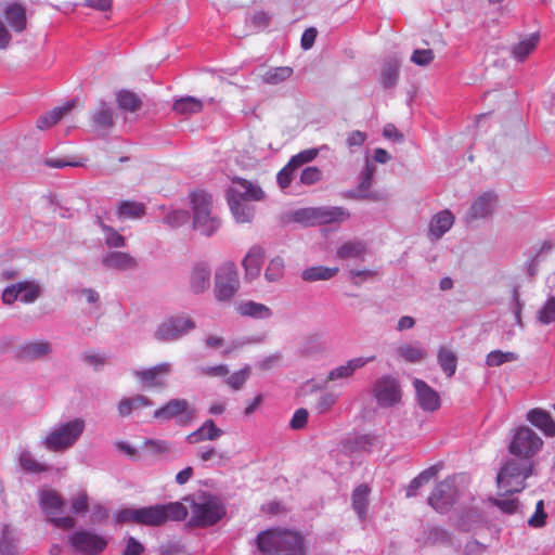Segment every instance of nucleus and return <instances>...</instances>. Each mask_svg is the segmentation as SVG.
<instances>
[{
    "mask_svg": "<svg viewBox=\"0 0 555 555\" xmlns=\"http://www.w3.org/2000/svg\"><path fill=\"white\" fill-rule=\"evenodd\" d=\"M519 356L513 351L492 350L487 354L486 364L488 366H500L507 362H514Z\"/></svg>",
    "mask_w": 555,
    "mask_h": 555,
    "instance_id": "09e8293b",
    "label": "nucleus"
},
{
    "mask_svg": "<svg viewBox=\"0 0 555 555\" xmlns=\"http://www.w3.org/2000/svg\"><path fill=\"white\" fill-rule=\"evenodd\" d=\"M416 401L420 408L426 412H435L440 408V397L438 392L422 379L414 378Z\"/></svg>",
    "mask_w": 555,
    "mask_h": 555,
    "instance_id": "a211bd4d",
    "label": "nucleus"
},
{
    "mask_svg": "<svg viewBox=\"0 0 555 555\" xmlns=\"http://www.w3.org/2000/svg\"><path fill=\"white\" fill-rule=\"evenodd\" d=\"M196 327L195 321L185 314H172L165 318L155 328L154 338L160 343L181 339Z\"/></svg>",
    "mask_w": 555,
    "mask_h": 555,
    "instance_id": "1a4fd4ad",
    "label": "nucleus"
},
{
    "mask_svg": "<svg viewBox=\"0 0 555 555\" xmlns=\"http://www.w3.org/2000/svg\"><path fill=\"white\" fill-rule=\"evenodd\" d=\"M434 60V52L430 49H417L411 55V61L418 66H426Z\"/></svg>",
    "mask_w": 555,
    "mask_h": 555,
    "instance_id": "bf43d9fd",
    "label": "nucleus"
},
{
    "mask_svg": "<svg viewBox=\"0 0 555 555\" xmlns=\"http://www.w3.org/2000/svg\"><path fill=\"white\" fill-rule=\"evenodd\" d=\"M376 359L375 356L371 357H358L348 360L345 364L339 365L333 369L327 376L328 380H337L341 378H348L353 375V373L364 367L367 363L373 362Z\"/></svg>",
    "mask_w": 555,
    "mask_h": 555,
    "instance_id": "393cba45",
    "label": "nucleus"
},
{
    "mask_svg": "<svg viewBox=\"0 0 555 555\" xmlns=\"http://www.w3.org/2000/svg\"><path fill=\"white\" fill-rule=\"evenodd\" d=\"M543 440L540 436L527 426L518 427L508 446L509 452L526 462H532V457L543 447Z\"/></svg>",
    "mask_w": 555,
    "mask_h": 555,
    "instance_id": "9d476101",
    "label": "nucleus"
},
{
    "mask_svg": "<svg viewBox=\"0 0 555 555\" xmlns=\"http://www.w3.org/2000/svg\"><path fill=\"white\" fill-rule=\"evenodd\" d=\"M102 264L107 269L126 271L134 269L137 260L128 253L111 251L103 257Z\"/></svg>",
    "mask_w": 555,
    "mask_h": 555,
    "instance_id": "cd10ccee",
    "label": "nucleus"
},
{
    "mask_svg": "<svg viewBox=\"0 0 555 555\" xmlns=\"http://www.w3.org/2000/svg\"><path fill=\"white\" fill-rule=\"evenodd\" d=\"M317 223L326 224L333 222H341L350 217L347 209L336 206H322L317 207Z\"/></svg>",
    "mask_w": 555,
    "mask_h": 555,
    "instance_id": "473e14b6",
    "label": "nucleus"
},
{
    "mask_svg": "<svg viewBox=\"0 0 555 555\" xmlns=\"http://www.w3.org/2000/svg\"><path fill=\"white\" fill-rule=\"evenodd\" d=\"M151 405H153V401L149 397L135 395L120 399L117 404V411L120 417H127L132 412Z\"/></svg>",
    "mask_w": 555,
    "mask_h": 555,
    "instance_id": "7c9ffc66",
    "label": "nucleus"
},
{
    "mask_svg": "<svg viewBox=\"0 0 555 555\" xmlns=\"http://www.w3.org/2000/svg\"><path fill=\"white\" fill-rule=\"evenodd\" d=\"M375 170H376V167L372 163L366 160V164L359 177V184H358L359 194L352 192L350 194V196L356 197V198L371 197V195L367 193V191L372 185Z\"/></svg>",
    "mask_w": 555,
    "mask_h": 555,
    "instance_id": "e433bc0d",
    "label": "nucleus"
},
{
    "mask_svg": "<svg viewBox=\"0 0 555 555\" xmlns=\"http://www.w3.org/2000/svg\"><path fill=\"white\" fill-rule=\"evenodd\" d=\"M491 503L499 507L502 512L506 514H514L518 508V501L516 499L505 498H494L490 499Z\"/></svg>",
    "mask_w": 555,
    "mask_h": 555,
    "instance_id": "680f3d73",
    "label": "nucleus"
},
{
    "mask_svg": "<svg viewBox=\"0 0 555 555\" xmlns=\"http://www.w3.org/2000/svg\"><path fill=\"white\" fill-rule=\"evenodd\" d=\"M322 178V171L314 166L307 167L301 171L300 182L307 185H311L320 181Z\"/></svg>",
    "mask_w": 555,
    "mask_h": 555,
    "instance_id": "e2e57ef3",
    "label": "nucleus"
},
{
    "mask_svg": "<svg viewBox=\"0 0 555 555\" xmlns=\"http://www.w3.org/2000/svg\"><path fill=\"white\" fill-rule=\"evenodd\" d=\"M233 185L227 191V199L230 210L238 223L250 222L255 216V208L251 201H262L264 192L251 181L235 177L232 179Z\"/></svg>",
    "mask_w": 555,
    "mask_h": 555,
    "instance_id": "f257e3e1",
    "label": "nucleus"
},
{
    "mask_svg": "<svg viewBox=\"0 0 555 555\" xmlns=\"http://www.w3.org/2000/svg\"><path fill=\"white\" fill-rule=\"evenodd\" d=\"M319 151L317 149L305 150L294 155L289 160V167L298 168L306 163L312 162L318 156Z\"/></svg>",
    "mask_w": 555,
    "mask_h": 555,
    "instance_id": "4d7b16f0",
    "label": "nucleus"
},
{
    "mask_svg": "<svg viewBox=\"0 0 555 555\" xmlns=\"http://www.w3.org/2000/svg\"><path fill=\"white\" fill-rule=\"evenodd\" d=\"M190 219L189 211L184 209H177L168 212L164 217V223L168 224L171 228H179L185 224Z\"/></svg>",
    "mask_w": 555,
    "mask_h": 555,
    "instance_id": "5fc2aeb1",
    "label": "nucleus"
},
{
    "mask_svg": "<svg viewBox=\"0 0 555 555\" xmlns=\"http://www.w3.org/2000/svg\"><path fill=\"white\" fill-rule=\"evenodd\" d=\"M98 222L104 232L105 243L108 247L112 248V247H124L125 246L126 240L122 235H120L112 227L104 224L102 222L101 218H98Z\"/></svg>",
    "mask_w": 555,
    "mask_h": 555,
    "instance_id": "864d4df0",
    "label": "nucleus"
},
{
    "mask_svg": "<svg viewBox=\"0 0 555 555\" xmlns=\"http://www.w3.org/2000/svg\"><path fill=\"white\" fill-rule=\"evenodd\" d=\"M154 417L160 421L177 418V423L185 425L194 418V410L185 399H171L154 412Z\"/></svg>",
    "mask_w": 555,
    "mask_h": 555,
    "instance_id": "4468645a",
    "label": "nucleus"
},
{
    "mask_svg": "<svg viewBox=\"0 0 555 555\" xmlns=\"http://www.w3.org/2000/svg\"><path fill=\"white\" fill-rule=\"evenodd\" d=\"M337 401V395L333 392H325L319 398L315 410L319 414H323L332 409Z\"/></svg>",
    "mask_w": 555,
    "mask_h": 555,
    "instance_id": "052dcab7",
    "label": "nucleus"
},
{
    "mask_svg": "<svg viewBox=\"0 0 555 555\" xmlns=\"http://www.w3.org/2000/svg\"><path fill=\"white\" fill-rule=\"evenodd\" d=\"M237 312L244 317H250L255 319H268L272 315L271 309L260 302L245 301L237 307Z\"/></svg>",
    "mask_w": 555,
    "mask_h": 555,
    "instance_id": "4c0bfd02",
    "label": "nucleus"
},
{
    "mask_svg": "<svg viewBox=\"0 0 555 555\" xmlns=\"http://www.w3.org/2000/svg\"><path fill=\"white\" fill-rule=\"evenodd\" d=\"M0 555H18L13 532L9 526H4L0 537Z\"/></svg>",
    "mask_w": 555,
    "mask_h": 555,
    "instance_id": "8fccbe9b",
    "label": "nucleus"
},
{
    "mask_svg": "<svg viewBox=\"0 0 555 555\" xmlns=\"http://www.w3.org/2000/svg\"><path fill=\"white\" fill-rule=\"evenodd\" d=\"M172 108L176 113L186 116L199 113L203 108V103L194 96H184L176 100Z\"/></svg>",
    "mask_w": 555,
    "mask_h": 555,
    "instance_id": "79ce46f5",
    "label": "nucleus"
},
{
    "mask_svg": "<svg viewBox=\"0 0 555 555\" xmlns=\"http://www.w3.org/2000/svg\"><path fill=\"white\" fill-rule=\"evenodd\" d=\"M538 321L547 325L555 321V296H550L537 312Z\"/></svg>",
    "mask_w": 555,
    "mask_h": 555,
    "instance_id": "603ef678",
    "label": "nucleus"
},
{
    "mask_svg": "<svg viewBox=\"0 0 555 555\" xmlns=\"http://www.w3.org/2000/svg\"><path fill=\"white\" fill-rule=\"evenodd\" d=\"M67 542L73 552L81 555H98L107 546L105 537L88 529L74 531L68 535Z\"/></svg>",
    "mask_w": 555,
    "mask_h": 555,
    "instance_id": "9b49d317",
    "label": "nucleus"
},
{
    "mask_svg": "<svg viewBox=\"0 0 555 555\" xmlns=\"http://www.w3.org/2000/svg\"><path fill=\"white\" fill-rule=\"evenodd\" d=\"M533 474V462L511 459L504 463L496 476L501 494H513L525 488V480Z\"/></svg>",
    "mask_w": 555,
    "mask_h": 555,
    "instance_id": "20e7f679",
    "label": "nucleus"
},
{
    "mask_svg": "<svg viewBox=\"0 0 555 555\" xmlns=\"http://www.w3.org/2000/svg\"><path fill=\"white\" fill-rule=\"evenodd\" d=\"M91 120L94 131L106 135L115 126L114 109L106 102H101L92 114Z\"/></svg>",
    "mask_w": 555,
    "mask_h": 555,
    "instance_id": "aec40b11",
    "label": "nucleus"
},
{
    "mask_svg": "<svg viewBox=\"0 0 555 555\" xmlns=\"http://www.w3.org/2000/svg\"><path fill=\"white\" fill-rule=\"evenodd\" d=\"M376 402L382 408H390L401 400V388L398 380L391 376H383L378 378L373 388Z\"/></svg>",
    "mask_w": 555,
    "mask_h": 555,
    "instance_id": "ddd939ff",
    "label": "nucleus"
},
{
    "mask_svg": "<svg viewBox=\"0 0 555 555\" xmlns=\"http://www.w3.org/2000/svg\"><path fill=\"white\" fill-rule=\"evenodd\" d=\"M527 421L540 429L546 437L555 436V420L543 409H532L527 413Z\"/></svg>",
    "mask_w": 555,
    "mask_h": 555,
    "instance_id": "bb28decb",
    "label": "nucleus"
},
{
    "mask_svg": "<svg viewBox=\"0 0 555 555\" xmlns=\"http://www.w3.org/2000/svg\"><path fill=\"white\" fill-rule=\"evenodd\" d=\"M396 356L409 363H417L427 357V351L420 341L403 343L396 348Z\"/></svg>",
    "mask_w": 555,
    "mask_h": 555,
    "instance_id": "c756f323",
    "label": "nucleus"
},
{
    "mask_svg": "<svg viewBox=\"0 0 555 555\" xmlns=\"http://www.w3.org/2000/svg\"><path fill=\"white\" fill-rule=\"evenodd\" d=\"M261 552L271 555H306L302 535L293 530L272 529L257 538Z\"/></svg>",
    "mask_w": 555,
    "mask_h": 555,
    "instance_id": "f03ea898",
    "label": "nucleus"
},
{
    "mask_svg": "<svg viewBox=\"0 0 555 555\" xmlns=\"http://www.w3.org/2000/svg\"><path fill=\"white\" fill-rule=\"evenodd\" d=\"M3 15L15 33H22L27 26L26 8L16 1L2 3Z\"/></svg>",
    "mask_w": 555,
    "mask_h": 555,
    "instance_id": "412c9836",
    "label": "nucleus"
},
{
    "mask_svg": "<svg viewBox=\"0 0 555 555\" xmlns=\"http://www.w3.org/2000/svg\"><path fill=\"white\" fill-rule=\"evenodd\" d=\"M496 205L498 195L492 191L485 192L472 203L464 217V221L473 223L476 220L486 219L493 214Z\"/></svg>",
    "mask_w": 555,
    "mask_h": 555,
    "instance_id": "dca6fc26",
    "label": "nucleus"
},
{
    "mask_svg": "<svg viewBox=\"0 0 555 555\" xmlns=\"http://www.w3.org/2000/svg\"><path fill=\"white\" fill-rule=\"evenodd\" d=\"M241 287L238 270L234 262L219 266L215 272L214 296L219 302H230Z\"/></svg>",
    "mask_w": 555,
    "mask_h": 555,
    "instance_id": "0eeeda50",
    "label": "nucleus"
},
{
    "mask_svg": "<svg viewBox=\"0 0 555 555\" xmlns=\"http://www.w3.org/2000/svg\"><path fill=\"white\" fill-rule=\"evenodd\" d=\"M539 39V34H531L528 38H525L514 46L512 50L513 56L520 62L525 61L526 57L537 48Z\"/></svg>",
    "mask_w": 555,
    "mask_h": 555,
    "instance_id": "a19ab883",
    "label": "nucleus"
},
{
    "mask_svg": "<svg viewBox=\"0 0 555 555\" xmlns=\"http://www.w3.org/2000/svg\"><path fill=\"white\" fill-rule=\"evenodd\" d=\"M195 373L198 376L208 377H223L229 374V369L225 364H218L214 366H197Z\"/></svg>",
    "mask_w": 555,
    "mask_h": 555,
    "instance_id": "6e6d98bb",
    "label": "nucleus"
},
{
    "mask_svg": "<svg viewBox=\"0 0 555 555\" xmlns=\"http://www.w3.org/2000/svg\"><path fill=\"white\" fill-rule=\"evenodd\" d=\"M74 107V102H68L63 106L54 107L49 113L40 116L37 120V128L40 130L49 129L57 124L65 115H67Z\"/></svg>",
    "mask_w": 555,
    "mask_h": 555,
    "instance_id": "f704fd0d",
    "label": "nucleus"
},
{
    "mask_svg": "<svg viewBox=\"0 0 555 555\" xmlns=\"http://www.w3.org/2000/svg\"><path fill=\"white\" fill-rule=\"evenodd\" d=\"M211 268L207 262H196L190 273V289L193 294H203L210 287Z\"/></svg>",
    "mask_w": 555,
    "mask_h": 555,
    "instance_id": "6ab92c4d",
    "label": "nucleus"
},
{
    "mask_svg": "<svg viewBox=\"0 0 555 555\" xmlns=\"http://www.w3.org/2000/svg\"><path fill=\"white\" fill-rule=\"evenodd\" d=\"M193 210V227L202 235H214L221 225V220L214 211L212 196L204 191L191 195Z\"/></svg>",
    "mask_w": 555,
    "mask_h": 555,
    "instance_id": "39448f33",
    "label": "nucleus"
},
{
    "mask_svg": "<svg viewBox=\"0 0 555 555\" xmlns=\"http://www.w3.org/2000/svg\"><path fill=\"white\" fill-rule=\"evenodd\" d=\"M263 258L264 249L261 246L255 245L249 248L242 262L245 270V279L247 281H253L259 276Z\"/></svg>",
    "mask_w": 555,
    "mask_h": 555,
    "instance_id": "5701e85b",
    "label": "nucleus"
},
{
    "mask_svg": "<svg viewBox=\"0 0 555 555\" xmlns=\"http://www.w3.org/2000/svg\"><path fill=\"white\" fill-rule=\"evenodd\" d=\"M249 376V366H245L244 369L233 373L228 379L227 384L235 390H238L243 387L245 382Z\"/></svg>",
    "mask_w": 555,
    "mask_h": 555,
    "instance_id": "13d9d810",
    "label": "nucleus"
},
{
    "mask_svg": "<svg viewBox=\"0 0 555 555\" xmlns=\"http://www.w3.org/2000/svg\"><path fill=\"white\" fill-rule=\"evenodd\" d=\"M367 253V244L362 240H349L343 243L336 250V257L341 260L363 261Z\"/></svg>",
    "mask_w": 555,
    "mask_h": 555,
    "instance_id": "a878e982",
    "label": "nucleus"
},
{
    "mask_svg": "<svg viewBox=\"0 0 555 555\" xmlns=\"http://www.w3.org/2000/svg\"><path fill=\"white\" fill-rule=\"evenodd\" d=\"M456 489L452 481H440L428 498V504L438 513L446 514L455 502Z\"/></svg>",
    "mask_w": 555,
    "mask_h": 555,
    "instance_id": "2eb2a0df",
    "label": "nucleus"
},
{
    "mask_svg": "<svg viewBox=\"0 0 555 555\" xmlns=\"http://www.w3.org/2000/svg\"><path fill=\"white\" fill-rule=\"evenodd\" d=\"M85 429L86 422L81 417L59 422L41 439L40 447L50 452L63 453L79 441Z\"/></svg>",
    "mask_w": 555,
    "mask_h": 555,
    "instance_id": "7ed1b4c3",
    "label": "nucleus"
},
{
    "mask_svg": "<svg viewBox=\"0 0 555 555\" xmlns=\"http://www.w3.org/2000/svg\"><path fill=\"white\" fill-rule=\"evenodd\" d=\"M117 214L119 218H141L145 215V206L142 203L124 201L119 204Z\"/></svg>",
    "mask_w": 555,
    "mask_h": 555,
    "instance_id": "49530a36",
    "label": "nucleus"
},
{
    "mask_svg": "<svg viewBox=\"0 0 555 555\" xmlns=\"http://www.w3.org/2000/svg\"><path fill=\"white\" fill-rule=\"evenodd\" d=\"M293 75V68L289 66L273 67L266 72L262 79L268 85H279L287 80Z\"/></svg>",
    "mask_w": 555,
    "mask_h": 555,
    "instance_id": "de8ad7c7",
    "label": "nucleus"
},
{
    "mask_svg": "<svg viewBox=\"0 0 555 555\" xmlns=\"http://www.w3.org/2000/svg\"><path fill=\"white\" fill-rule=\"evenodd\" d=\"M22 469L30 474L46 473L50 467L46 464L39 463L28 450H24L18 457Z\"/></svg>",
    "mask_w": 555,
    "mask_h": 555,
    "instance_id": "a18cd8bd",
    "label": "nucleus"
},
{
    "mask_svg": "<svg viewBox=\"0 0 555 555\" xmlns=\"http://www.w3.org/2000/svg\"><path fill=\"white\" fill-rule=\"evenodd\" d=\"M117 104L120 109L127 112H137L142 107V100L129 90H121L116 96Z\"/></svg>",
    "mask_w": 555,
    "mask_h": 555,
    "instance_id": "c03bdc74",
    "label": "nucleus"
},
{
    "mask_svg": "<svg viewBox=\"0 0 555 555\" xmlns=\"http://www.w3.org/2000/svg\"><path fill=\"white\" fill-rule=\"evenodd\" d=\"M371 490L369 486L364 483L358 486L352 492V507L361 519H364L366 515L367 498Z\"/></svg>",
    "mask_w": 555,
    "mask_h": 555,
    "instance_id": "58836bf2",
    "label": "nucleus"
},
{
    "mask_svg": "<svg viewBox=\"0 0 555 555\" xmlns=\"http://www.w3.org/2000/svg\"><path fill=\"white\" fill-rule=\"evenodd\" d=\"M284 260L280 256L272 258L264 271V278L268 282H276L284 275Z\"/></svg>",
    "mask_w": 555,
    "mask_h": 555,
    "instance_id": "3c124183",
    "label": "nucleus"
},
{
    "mask_svg": "<svg viewBox=\"0 0 555 555\" xmlns=\"http://www.w3.org/2000/svg\"><path fill=\"white\" fill-rule=\"evenodd\" d=\"M39 504L44 514L50 518L53 515L60 514L64 500L57 491L53 489L41 490L39 493Z\"/></svg>",
    "mask_w": 555,
    "mask_h": 555,
    "instance_id": "c85d7f7f",
    "label": "nucleus"
},
{
    "mask_svg": "<svg viewBox=\"0 0 555 555\" xmlns=\"http://www.w3.org/2000/svg\"><path fill=\"white\" fill-rule=\"evenodd\" d=\"M222 435L223 430L212 420H206L199 428L189 434L185 440L190 444H196L203 441L218 440Z\"/></svg>",
    "mask_w": 555,
    "mask_h": 555,
    "instance_id": "b1692460",
    "label": "nucleus"
},
{
    "mask_svg": "<svg viewBox=\"0 0 555 555\" xmlns=\"http://www.w3.org/2000/svg\"><path fill=\"white\" fill-rule=\"evenodd\" d=\"M172 366L168 362H163L145 370H133L132 375L138 379L142 387H162L163 378L171 373Z\"/></svg>",
    "mask_w": 555,
    "mask_h": 555,
    "instance_id": "f3484780",
    "label": "nucleus"
},
{
    "mask_svg": "<svg viewBox=\"0 0 555 555\" xmlns=\"http://www.w3.org/2000/svg\"><path fill=\"white\" fill-rule=\"evenodd\" d=\"M442 468V463H437L423 472H421L415 478H413L406 487L405 496L413 498L417 494V490L424 485L428 483L439 470Z\"/></svg>",
    "mask_w": 555,
    "mask_h": 555,
    "instance_id": "72a5a7b5",
    "label": "nucleus"
},
{
    "mask_svg": "<svg viewBox=\"0 0 555 555\" xmlns=\"http://www.w3.org/2000/svg\"><path fill=\"white\" fill-rule=\"evenodd\" d=\"M512 311L514 313V317H515V322L518 326L522 327L524 324H522V320H521V311H522V308H524V302L520 300V294H519V291L518 288H514L513 289V294H512Z\"/></svg>",
    "mask_w": 555,
    "mask_h": 555,
    "instance_id": "0e129e2a",
    "label": "nucleus"
},
{
    "mask_svg": "<svg viewBox=\"0 0 555 555\" xmlns=\"http://www.w3.org/2000/svg\"><path fill=\"white\" fill-rule=\"evenodd\" d=\"M52 345L48 340H33L21 345L16 358L22 361H35L49 356Z\"/></svg>",
    "mask_w": 555,
    "mask_h": 555,
    "instance_id": "4be33fe9",
    "label": "nucleus"
},
{
    "mask_svg": "<svg viewBox=\"0 0 555 555\" xmlns=\"http://www.w3.org/2000/svg\"><path fill=\"white\" fill-rule=\"evenodd\" d=\"M145 446L152 454H167L171 451V444L164 440H145Z\"/></svg>",
    "mask_w": 555,
    "mask_h": 555,
    "instance_id": "69168bd1",
    "label": "nucleus"
},
{
    "mask_svg": "<svg viewBox=\"0 0 555 555\" xmlns=\"http://www.w3.org/2000/svg\"><path fill=\"white\" fill-rule=\"evenodd\" d=\"M437 358L438 363L447 377H452L455 374L457 365V358L455 353L446 347H441L438 351Z\"/></svg>",
    "mask_w": 555,
    "mask_h": 555,
    "instance_id": "37998d69",
    "label": "nucleus"
},
{
    "mask_svg": "<svg viewBox=\"0 0 555 555\" xmlns=\"http://www.w3.org/2000/svg\"><path fill=\"white\" fill-rule=\"evenodd\" d=\"M543 501H539L535 506V513L529 518L528 524L531 527L540 528L545 525L546 513L544 512Z\"/></svg>",
    "mask_w": 555,
    "mask_h": 555,
    "instance_id": "338daca9",
    "label": "nucleus"
},
{
    "mask_svg": "<svg viewBox=\"0 0 555 555\" xmlns=\"http://www.w3.org/2000/svg\"><path fill=\"white\" fill-rule=\"evenodd\" d=\"M454 222V217L449 210L436 214L429 224V235L433 240L440 238L447 233Z\"/></svg>",
    "mask_w": 555,
    "mask_h": 555,
    "instance_id": "2f4dec72",
    "label": "nucleus"
},
{
    "mask_svg": "<svg viewBox=\"0 0 555 555\" xmlns=\"http://www.w3.org/2000/svg\"><path fill=\"white\" fill-rule=\"evenodd\" d=\"M399 67L400 64L395 59L384 63L380 72V83L384 88H392L396 86L399 77Z\"/></svg>",
    "mask_w": 555,
    "mask_h": 555,
    "instance_id": "ea45409f",
    "label": "nucleus"
},
{
    "mask_svg": "<svg viewBox=\"0 0 555 555\" xmlns=\"http://www.w3.org/2000/svg\"><path fill=\"white\" fill-rule=\"evenodd\" d=\"M42 295V287L36 280L22 281L7 286L2 292V301L12 305L20 299L24 304H33Z\"/></svg>",
    "mask_w": 555,
    "mask_h": 555,
    "instance_id": "f8f14e48",
    "label": "nucleus"
},
{
    "mask_svg": "<svg viewBox=\"0 0 555 555\" xmlns=\"http://www.w3.org/2000/svg\"><path fill=\"white\" fill-rule=\"evenodd\" d=\"M144 550V546L135 538L129 537L121 555H142Z\"/></svg>",
    "mask_w": 555,
    "mask_h": 555,
    "instance_id": "774afa93",
    "label": "nucleus"
},
{
    "mask_svg": "<svg viewBox=\"0 0 555 555\" xmlns=\"http://www.w3.org/2000/svg\"><path fill=\"white\" fill-rule=\"evenodd\" d=\"M188 514L189 509L180 502L141 507L138 508V524L159 526L167 520H182Z\"/></svg>",
    "mask_w": 555,
    "mask_h": 555,
    "instance_id": "6e6552de",
    "label": "nucleus"
},
{
    "mask_svg": "<svg viewBox=\"0 0 555 555\" xmlns=\"http://www.w3.org/2000/svg\"><path fill=\"white\" fill-rule=\"evenodd\" d=\"M337 267L328 268L323 266H315L305 269L300 276L306 282L327 281L338 273Z\"/></svg>",
    "mask_w": 555,
    "mask_h": 555,
    "instance_id": "c9c22d12",
    "label": "nucleus"
},
{
    "mask_svg": "<svg viewBox=\"0 0 555 555\" xmlns=\"http://www.w3.org/2000/svg\"><path fill=\"white\" fill-rule=\"evenodd\" d=\"M190 514L191 526L208 527L220 520L225 509L217 498L203 493L191 500Z\"/></svg>",
    "mask_w": 555,
    "mask_h": 555,
    "instance_id": "423d86ee",
    "label": "nucleus"
}]
</instances>
